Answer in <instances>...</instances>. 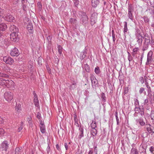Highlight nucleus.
<instances>
[{"label": "nucleus", "mask_w": 154, "mask_h": 154, "mask_svg": "<svg viewBox=\"0 0 154 154\" xmlns=\"http://www.w3.org/2000/svg\"><path fill=\"white\" fill-rule=\"evenodd\" d=\"M10 12V8L6 7L3 9L0 8V13L2 15V19L3 18L6 21L14 22L15 21L14 17L11 15L9 14Z\"/></svg>", "instance_id": "nucleus-1"}, {"label": "nucleus", "mask_w": 154, "mask_h": 154, "mask_svg": "<svg viewBox=\"0 0 154 154\" xmlns=\"http://www.w3.org/2000/svg\"><path fill=\"white\" fill-rule=\"evenodd\" d=\"M88 18L85 13L82 12V17L80 19V23L84 25L87 24L88 23Z\"/></svg>", "instance_id": "nucleus-2"}, {"label": "nucleus", "mask_w": 154, "mask_h": 154, "mask_svg": "<svg viewBox=\"0 0 154 154\" xmlns=\"http://www.w3.org/2000/svg\"><path fill=\"white\" fill-rule=\"evenodd\" d=\"M134 110L135 111V113L134 114V116H136V114L139 113L142 116L144 115V109L143 107H135Z\"/></svg>", "instance_id": "nucleus-3"}, {"label": "nucleus", "mask_w": 154, "mask_h": 154, "mask_svg": "<svg viewBox=\"0 0 154 154\" xmlns=\"http://www.w3.org/2000/svg\"><path fill=\"white\" fill-rule=\"evenodd\" d=\"M4 97L8 102L10 101L13 99V94L11 92H6L4 94Z\"/></svg>", "instance_id": "nucleus-4"}, {"label": "nucleus", "mask_w": 154, "mask_h": 154, "mask_svg": "<svg viewBox=\"0 0 154 154\" xmlns=\"http://www.w3.org/2000/svg\"><path fill=\"white\" fill-rule=\"evenodd\" d=\"M18 32H12L10 34V39L12 41L17 42L19 40Z\"/></svg>", "instance_id": "nucleus-5"}, {"label": "nucleus", "mask_w": 154, "mask_h": 154, "mask_svg": "<svg viewBox=\"0 0 154 154\" xmlns=\"http://www.w3.org/2000/svg\"><path fill=\"white\" fill-rule=\"evenodd\" d=\"M5 86L10 88L11 89L14 90V82L11 80H7Z\"/></svg>", "instance_id": "nucleus-6"}, {"label": "nucleus", "mask_w": 154, "mask_h": 154, "mask_svg": "<svg viewBox=\"0 0 154 154\" xmlns=\"http://www.w3.org/2000/svg\"><path fill=\"white\" fill-rule=\"evenodd\" d=\"M3 60L6 63L10 65H12L14 62V60L11 57H9L5 56L4 57Z\"/></svg>", "instance_id": "nucleus-7"}, {"label": "nucleus", "mask_w": 154, "mask_h": 154, "mask_svg": "<svg viewBox=\"0 0 154 154\" xmlns=\"http://www.w3.org/2000/svg\"><path fill=\"white\" fill-rule=\"evenodd\" d=\"M152 51H150L147 54V61L146 63V64L149 65L151 63L152 60Z\"/></svg>", "instance_id": "nucleus-8"}, {"label": "nucleus", "mask_w": 154, "mask_h": 154, "mask_svg": "<svg viewBox=\"0 0 154 154\" xmlns=\"http://www.w3.org/2000/svg\"><path fill=\"white\" fill-rule=\"evenodd\" d=\"M10 54L11 56H17L19 54V52L18 49L15 48L11 51Z\"/></svg>", "instance_id": "nucleus-9"}, {"label": "nucleus", "mask_w": 154, "mask_h": 154, "mask_svg": "<svg viewBox=\"0 0 154 154\" xmlns=\"http://www.w3.org/2000/svg\"><path fill=\"white\" fill-rule=\"evenodd\" d=\"M91 79L92 82V86H95L98 84V81L92 75H91Z\"/></svg>", "instance_id": "nucleus-10"}, {"label": "nucleus", "mask_w": 154, "mask_h": 154, "mask_svg": "<svg viewBox=\"0 0 154 154\" xmlns=\"http://www.w3.org/2000/svg\"><path fill=\"white\" fill-rule=\"evenodd\" d=\"M8 143L7 141H3L2 144L1 146L2 149L6 151L8 147Z\"/></svg>", "instance_id": "nucleus-11"}, {"label": "nucleus", "mask_w": 154, "mask_h": 154, "mask_svg": "<svg viewBox=\"0 0 154 154\" xmlns=\"http://www.w3.org/2000/svg\"><path fill=\"white\" fill-rule=\"evenodd\" d=\"M10 29L11 32H18V28L14 25H12L11 26Z\"/></svg>", "instance_id": "nucleus-12"}, {"label": "nucleus", "mask_w": 154, "mask_h": 154, "mask_svg": "<svg viewBox=\"0 0 154 154\" xmlns=\"http://www.w3.org/2000/svg\"><path fill=\"white\" fill-rule=\"evenodd\" d=\"M41 122L40 124V127L41 131L42 134H44L46 130L45 128V125L42 123Z\"/></svg>", "instance_id": "nucleus-13"}, {"label": "nucleus", "mask_w": 154, "mask_h": 154, "mask_svg": "<svg viewBox=\"0 0 154 154\" xmlns=\"http://www.w3.org/2000/svg\"><path fill=\"white\" fill-rule=\"evenodd\" d=\"M136 122L137 123H139L141 126H144L145 125V123L142 119H137L136 120Z\"/></svg>", "instance_id": "nucleus-14"}, {"label": "nucleus", "mask_w": 154, "mask_h": 154, "mask_svg": "<svg viewBox=\"0 0 154 154\" xmlns=\"http://www.w3.org/2000/svg\"><path fill=\"white\" fill-rule=\"evenodd\" d=\"M79 139H81L84 136L83 128L80 126L79 128Z\"/></svg>", "instance_id": "nucleus-15"}, {"label": "nucleus", "mask_w": 154, "mask_h": 154, "mask_svg": "<svg viewBox=\"0 0 154 154\" xmlns=\"http://www.w3.org/2000/svg\"><path fill=\"white\" fill-rule=\"evenodd\" d=\"M99 3V0H92V5L94 8L96 7Z\"/></svg>", "instance_id": "nucleus-16"}, {"label": "nucleus", "mask_w": 154, "mask_h": 154, "mask_svg": "<svg viewBox=\"0 0 154 154\" xmlns=\"http://www.w3.org/2000/svg\"><path fill=\"white\" fill-rule=\"evenodd\" d=\"M7 28V26L5 24L2 23L0 24V30L2 31H5Z\"/></svg>", "instance_id": "nucleus-17"}, {"label": "nucleus", "mask_w": 154, "mask_h": 154, "mask_svg": "<svg viewBox=\"0 0 154 154\" xmlns=\"http://www.w3.org/2000/svg\"><path fill=\"white\" fill-rule=\"evenodd\" d=\"M15 109L16 111L17 112V114H19L21 111V105L20 104H17L15 106Z\"/></svg>", "instance_id": "nucleus-18"}, {"label": "nucleus", "mask_w": 154, "mask_h": 154, "mask_svg": "<svg viewBox=\"0 0 154 154\" xmlns=\"http://www.w3.org/2000/svg\"><path fill=\"white\" fill-rule=\"evenodd\" d=\"M143 38H144L142 36L140 35H139L137 36V42L139 44H141L143 41Z\"/></svg>", "instance_id": "nucleus-19"}, {"label": "nucleus", "mask_w": 154, "mask_h": 154, "mask_svg": "<svg viewBox=\"0 0 154 154\" xmlns=\"http://www.w3.org/2000/svg\"><path fill=\"white\" fill-rule=\"evenodd\" d=\"M76 82L74 81H73L71 83V84L70 85L69 88L70 90H73L75 88L76 85Z\"/></svg>", "instance_id": "nucleus-20"}, {"label": "nucleus", "mask_w": 154, "mask_h": 154, "mask_svg": "<svg viewBox=\"0 0 154 154\" xmlns=\"http://www.w3.org/2000/svg\"><path fill=\"white\" fill-rule=\"evenodd\" d=\"M91 134L93 136H95L97 134V132L96 128L91 129L90 130Z\"/></svg>", "instance_id": "nucleus-21"}, {"label": "nucleus", "mask_w": 154, "mask_h": 154, "mask_svg": "<svg viewBox=\"0 0 154 154\" xmlns=\"http://www.w3.org/2000/svg\"><path fill=\"white\" fill-rule=\"evenodd\" d=\"M139 152L136 148H132L131 151V154H138Z\"/></svg>", "instance_id": "nucleus-22"}, {"label": "nucleus", "mask_w": 154, "mask_h": 154, "mask_svg": "<svg viewBox=\"0 0 154 154\" xmlns=\"http://www.w3.org/2000/svg\"><path fill=\"white\" fill-rule=\"evenodd\" d=\"M27 28L28 31L30 33L32 32L33 29V27L32 23H30L29 24V25H27Z\"/></svg>", "instance_id": "nucleus-23"}, {"label": "nucleus", "mask_w": 154, "mask_h": 154, "mask_svg": "<svg viewBox=\"0 0 154 154\" xmlns=\"http://www.w3.org/2000/svg\"><path fill=\"white\" fill-rule=\"evenodd\" d=\"M101 97L102 99V102L104 103L106 101V97L105 94L103 93L101 94Z\"/></svg>", "instance_id": "nucleus-24"}, {"label": "nucleus", "mask_w": 154, "mask_h": 154, "mask_svg": "<svg viewBox=\"0 0 154 154\" xmlns=\"http://www.w3.org/2000/svg\"><path fill=\"white\" fill-rule=\"evenodd\" d=\"M91 129L96 128L97 127V124L95 121L93 120L91 125Z\"/></svg>", "instance_id": "nucleus-25"}, {"label": "nucleus", "mask_w": 154, "mask_h": 154, "mask_svg": "<svg viewBox=\"0 0 154 154\" xmlns=\"http://www.w3.org/2000/svg\"><path fill=\"white\" fill-rule=\"evenodd\" d=\"M84 67L85 71L88 72H90L91 69L89 65L87 64H86L84 65Z\"/></svg>", "instance_id": "nucleus-26"}, {"label": "nucleus", "mask_w": 154, "mask_h": 154, "mask_svg": "<svg viewBox=\"0 0 154 154\" xmlns=\"http://www.w3.org/2000/svg\"><path fill=\"white\" fill-rule=\"evenodd\" d=\"M6 80L2 78H0V85H5Z\"/></svg>", "instance_id": "nucleus-27"}, {"label": "nucleus", "mask_w": 154, "mask_h": 154, "mask_svg": "<svg viewBox=\"0 0 154 154\" xmlns=\"http://www.w3.org/2000/svg\"><path fill=\"white\" fill-rule=\"evenodd\" d=\"M124 32L125 34V33L127 32L128 31V27L127 26V23L126 22H124Z\"/></svg>", "instance_id": "nucleus-28"}, {"label": "nucleus", "mask_w": 154, "mask_h": 154, "mask_svg": "<svg viewBox=\"0 0 154 154\" xmlns=\"http://www.w3.org/2000/svg\"><path fill=\"white\" fill-rule=\"evenodd\" d=\"M33 101L35 106L37 107H39V105L38 99L36 100L35 99V100H34Z\"/></svg>", "instance_id": "nucleus-29"}, {"label": "nucleus", "mask_w": 154, "mask_h": 154, "mask_svg": "<svg viewBox=\"0 0 154 154\" xmlns=\"http://www.w3.org/2000/svg\"><path fill=\"white\" fill-rule=\"evenodd\" d=\"M76 21L77 20L75 18H71L69 20V23L72 24L75 23Z\"/></svg>", "instance_id": "nucleus-30"}, {"label": "nucleus", "mask_w": 154, "mask_h": 154, "mask_svg": "<svg viewBox=\"0 0 154 154\" xmlns=\"http://www.w3.org/2000/svg\"><path fill=\"white\" fill-rule=\"evenodd\" d=\"M150 117L151 119L152 120V123L154 124V111L152 110L151 111L150 114Z\"/></svg>", "instance_id": "nucleus-31"}, {"label": "nucleus", "mask_w": 154, "mask_h": 154, "mask_svg": "<svg viewBox=\"0 0 154 154\" xmlns=\"http://www.w3.org/2000/svg\"><path fill=\"white\" fill-rule=\"evenodd\" d=\"M97 18H91V25H93L96 23L97 22Z\"/></svg>", "instance_id": "nucleus-32"}, {"label": "nucleus", "mask_w": 154, "mask_h": 154, "mask_svg": "<svg viewBox=\"0 0 154 154\" xmlns=\"http://www.w3.org/2000/svg\"><path fill=\"white\" fill-rule=\"evenodd\" d=\"M150 125L149 124H147L146 125V128L147 131L149 133H150L152 132V130L150 128Z\"/></svg>", "instance_id": "nucleus-33"}, {"label": "nucleus", "mask_w": 154, "mask_h": 154, "mask_svg": "<svg viewBox=\"0 0 154 154\" xmlns=\"http://www.w3.org/2000/svg\"><path fill=\"white\" fill-rule=\"evenodd\" d=\"M138 50L139 49L137 48H134L133 49V52L132 53V55L134 56L135 54L137 53Z\"/></svg>", "instance_id": "nucleus-34"}, {"label": "nucleus", "mask_w": 154, "mask_h": 154, "mask_svg": "<svg viewBox=\"0 0 154 154\" xmlns=\"http://www.w3.org/2000/svg\"><path fill=\"white\" fill-rule=\"evenodd\" d=\"M134 105H135V107H139V101L137 99H134Z\"/></svg>", "instance_id": "nucleus-35"}, {"label": "nucleus", "mask_w": 154, "mask_h": 154, "mask_svg": "<svg viewBox=\"0 0 154 154\" xmlns=\"http://www.w3.org/2000/svg\"><path fill=\"white\" fill-rule=\"evenodd\" d=\"M145 85H146V86L148 88L147 91L149 93L151 92V90L150 88V87L148 85V83L147 82H145Z\"/></svg>", "instance_id": "nucleus-36"}, {"label": "nucleus", "mask_w": 154, "mask_h": 154, "mask_svg": "<svg viewBox=\"0 0 154 154\" xmlns=\"http://www.w3.org/2000/svg\"><path fill=\"white\" fill-rule=\"evenodd\" d=\"M94 71L96 74H98L100 73V69L98 67H97L95 69Z\"/></svg>", "instance_id": "nucleus-37"}, {"label": "nucleus", "mask_w": 154, "mask_h": 154, "mask_svg": "<svg viewBox=\"0 0 154 154\" xmlns=\"http://www.w3.org/2000/svg\"><path fill=\"white\" fill-rule=\"evenodd\" d=\"M144 90H145V89L144 88H143V87L141 88H140L139 91V93L141 94H142L144 91V92H143L144 94H146V92L144 91Z\"/></svg>", "instance_id": "nucleus-38"}, {"label": "nucleus", "mask_w": 154, "mask_h": 154, "mask_svg": "<svg viewBox=\"0 0 154 154\" xmlns=\"http://www.w3.org/2000/svg\"><path fill=\"white\" fill-rule=\"evenodd\" d=\"M86 56L85 54H83V53H81L80 55V57L81 60H83Z\"/></svg>", "instance_id": "nucleus-39"}, {"label": "nucleus", "mask_w": 154, "mask_h": 154, "mask_svg": "<svg viewBox=\"0 0 154 154\" xmlns=\"http://www.w3.org/2000/svg\"><path fill=\"white\" fill-rule=\"evenodd\" d=\"M62 48L60 45H59L58 47V52L59 53L61 54L62 52Z\"/></svg>", "instance_id": "nucleus-40"}, {"label": "nucleus", "mask_w": 154, "mask_h": 154, "mask_svg": "<svg viewBox=\"0 0 154 154\" xmlns=\"http://www.w3.org/2000/svg\"><path fill=\"white\" fill-rule=\"evenodd\" d=\"M97 14L96 13H94L92 14L91 16V18H97Z\"/></svg>", "instance_id": "nucleus-41"}, {"label": "nucleus", "mask_w": 154, "mask_h": 154, "mask_svg": "<svg viewBox=\"0 0 154 154\" xmlns=\"http://www.w3.org/2000/svg\"><path fill=\"white\" fill-rule=\"evenodd\" d=\"M132 13V12H128V17L131 20H133Z\"/></svg>", "instance_id": "nucleus-42"}, {"label": "nucleus", "mask_w": 154, "mask_h": 154, "mask_svg": "<svg viewBox=\"0 0 154 154\" xmlns=\"http://www.w3.org/2000/svg\"><path fill=\"white\" fill-rule=\"evenodd\" d=\"M8 76V75L7 74L0 72V77L7 78Z\"/></svg>", "instance_id": "nucleus-43"}, {"label": "nucleus", "mask_w": 154, "mask_h": 154, "mask_svg": "<svg viewBox=\"0 0 154 154\" xmlns=\"http://www.w3.org/2000/svg\"><path fill=\"white\" fill-rule=\"evenodd\" d=\"M15 154H19V153L20 152V148L19 147H17L15 149Z\"/></svg>", "instance_id": "nucleus-44"}, {"label": "nucleus", "mask_w": 154, "mask_h": 154, "mask_svg": "<svg viewBox=\"0 0 154 154\" xmlns=\"http://www.w3.org/2000/svg\"><path fill=\"white\" fill-rule=\"evenodd\" d=\"M33 94L34 95V100L38 99V96L35 93V91H34L33 92Z\"/></svg>", "instance_id": "nucleus-45"}, {"label": "nucleus", "mask_w": 154, "mask_h": 154, "mask_svg": "<svg viewBox=\"0 0 154 154\" xmlns=\"http://www.w3.org/2000/svg\"><path fill=\"white\" fill-rule=\"evenodd\" d=\"M38 7V8L39 10H41L42 8V5L41 2H38L37 3Z\"/></svg>", "instance_id": "nucleus-46"}, {"label": "nucleus", "mask_w": 154, "mask_h": 154, "mask_svg": "<svg viewBox=\"0 0 154 154\" xmlns=\"http://www.w3.org/2000/svg\"><path fill=\"white\" fill-rule=\"evenodd\" d=\"M50 150V148L49 146V143H48V146L47 148L46 151H47V153L49 154V152Z\"/></svg>", "instance_id": "nucleus-47"}, {"label": "nucleus", "mask_w": 154, "mask_h": 154, "mask_svg": "<svg viewBox=\"0 0 154 154\" xmlns=\"http://www.w3.org/2000/svg\"><path fill=\"white\" fill-rule=\"evenodd\" d=\"M133 9L131 5H129L128 8V12H133Z\"/></svg>", "instance_id": "nucleus-48"}, {"label": "nucleus", "mask_w": 154, "mask_h": 154, "mask_svg": "<svg viewBox=\"0 0 154 154\" xmlns=\"http://www.w3.org/2000/svg\"><path fill=\"white\" fill-rule=\"evenodd\" d=\"M42 58L41 57H39L38 58V64L39 65H41L42 64Z\"/></svg>", "instance_id": "nucleus-49"}, {"label": "nucleus", "mask_w": 154, "mask_h": 154, "mask_svg": "<svg viewBox=\"0 0 154 154\" xmlns=\"http://www.w3.org/2000/svg\"><path fill=\"white\" fill-rule=\"evenodd\" d=\"M112 37L113 41V42H114L115 41V35L114 32V31L113 30H112Z\"/></svg>", "instance_id": "nucleus-50"}, {"label": "nucleus", "mask_w": 154, "mask_h": 154, "mask_svg": "<svg viewBox=\"0 0 154 154\" xmlns=\"http://www.w3.org/2000/svg\"><path fill=\"white\" fill-rule=\"evenodd\" d=\"M23 129V123L22 122L21 124V125L18 129V131L20 132V131Z\"/></svg>", "instance_id": "nucleus-51"}, {"label": "nucleus", "mask_w": 154, "mask_h": 154, "mask_svg": "<svg viewBox=\"0 0 154 154\" xmlns=\"http://www.w3.org/2000/svg\"><path fill=\"white\" fill-rule=\"evenodd\" d=\"M4 132V130L2 128H0V135H3Z\"/></svg>", "instance_id": "nucleus-52"}, {"label": "nucleus", "mask_w": 154, "mask_h": 154, "mask_svg": "<svg viewBox=\"0 0 154 154\" xmlns=\"http://www.w3.org/2000/svg\"><path fill=\"white\" fill-rule=\"evenodd\" d=\"M139 80L141 84H143V83L144 82V79L143 77H140L139 79Z\"/></svg>", "instance_id": "nucleus-53"}, {"label": "nucleus", "mask_w": 154, "mask_h": 154, "mask_svg": "<svg viewBox=\"0 0 154 154\" xmlns=\"http://www.w3.org/2000/svg\"><path fill=\"white\" fill-rule=\"evenodd\" d=\"M143 19L144 21L146 23H148L149 21V20L148 18L146 17H144Z\"/></svg>", "instance_id": "nucleus-54"}, {"label": "nucleus", "mask_w": 154, "mask_h": 154, "mask_svg": "<svg viewBox=\"0 0 154 154\" xmlns=\"http://www.w3.org/2000/svg\"><path fill=\"white\" fill-rule=\"evenodd\" d=\"M74 120L75 122H78L77 116L76 115H75L74 116Z\"/></svg>", "instance_id": "nucleus-55"}, {"label": "nucleus", "mask_w": 154, "mask_h": 154, "mask_svg": "<svg viewBox=\"0 0 154 154\" xmlns=\"http://www.w3.org/2000/svg\"><path fill=\"white\" fill-rule=\"evenodd\" d=\"M37 118L40 119L41 117V114L39 112H38L37 115Z\"/></svg>", "instance_id": "nucleus-56"}, {"label": "nucleus", "mask_w": 154, "mask_h": 154, "mask_svg": "<svg viewBox=\"0 0 154 154\" xmlns=\"http://www.w3.org/2000/svg\"><path fill=\"white\" fill-rule=\"evenodd\" d=\"M23 5V9L24 11L26 10V5H27L26 4H22Z\"/></svg>", "instance_id": "nucleus-57"}, {"label": "nucleus", "mask_w": 154, "mask_h": 154, "mask_svg": "<svg viewBox=\"0 0 154 154\" xmlns=\"http://www.w3.org/2000/svg\"><path fill=\"white\" fill-rule=\"evenodd\" d=\"M154 147L153 146H152L150 147L149 148V151L151 153H153L154 151Z\"/></svg>", "instance_id": "nucleus-58"}, {"label": "nucleus", "mask_w": 154, "mask_h": 154, "mask_svg": "<svg viewBox=\"0 0 154 154\" xmlns=\"http://www.w3.org/2000/svg\"><path fill=\"white\" fill-rule=\"evenodd\" d=\"M148 48V46L147 45H146L145 46H144L142 49L143 51H144L146 50H147Z\"/></svg>", "instance_id": "nucleus-59"}, {"label": "nucleus", "mask_w": 154, "mask_h": 154, "mask_svg": "<svg viewBox=\"0 0 154 154\" xmlns=\"http://www.w3.org/2000/svg\"><path fill=\"white\" fill-rule=\"evenodd\" d=\"M46 68H47V69L48 71V72L49 73H51V69H50V68L49 67V66H46Z\"/></svg>", "instance_id": "nucleus-60"}, {"label": "nucleus", "mask_w": 154, "mask_h": 154, "mask_svg": "<svg viewBox=\"0 0 154 154\" xmlns=\"http://www.w3.org/2000/svg\"><path fill=\"white\" fill-rule=\"evenodd\" d=\"M55 63H58L59 62V60L58 59V58L56 57V58H55Z\"/></svg>", "instance_id": "nucleus-61"}, {"label": "nucleus", "mask_w": 154, "mask_h": 154, "mask_svg": "<svg viewBox=\"0 0 154 154\" xmlns=\"http://www.w3.org/2000/svg\"><path fill=\"white\" fill-rule=\"evenodd\" d=\"M64 146L66 150L68 149V145L66 143H64Z\"/></svg>", "instance_id": "nucleus-62"}, {"label": "nucleus", "mask_w": 154, "mask_h": 154, "mask_svg": "<svg viewBox=\"0 0 154 154\" xmlns=\"http://www.w3.org/2000/svg\"><path fill=\"white\" fill-rule=\"evenodd\" d=\"M56 148L57 149L59 150V151H60V150H61V149L60 148V147L59 145L58 144H57L56 145Z\"/></svg>", "instance_id": "nucleus-63"}, {"label": "nucleus", "mask_w": 154, "mask_h": 154, "mask_svg": "<svg viewBox=\"0 0 154 154\" xmlns=\"http://www.w3.org/2000/svg\"><path fill=\"white\" fill-rule=\"evenodd\" d=\"M19 0H13V3L14 4H17L19 2Z\"/></svg>", "instance_id": "nucleus-64"}]
</instances>
